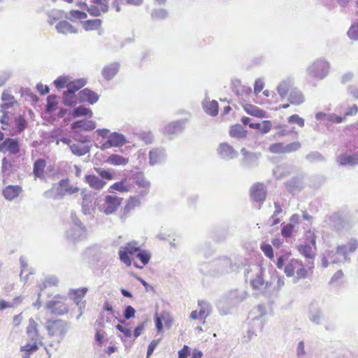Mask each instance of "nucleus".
Instances as JSON below:
<instances>
[{
  "label": "nucleus",
  "instance_id": "obj_1",
  "mask_svg": "<svg viewBox=\"0 0 358 358\" xmlns=\"http://www.w3.org/2000/svg\"><path fill=\"white\" fill-rule=\"evenodd\" d=\"M284 272L287 277L296 275L293 278L294 283L297 282L299 279L306 278L308 275V270L305 268L302 262L294 258H290L284 268Z\"/></svg>",
  "mask_w": 358,
  "mask_h": 358
},
{
  "label": "nucleus",
  "instance_id": "obj_2",
  "mask_svg": "<svg viewBox=\"0 0 358 358\" xmlns=\"http://www.w3.org/2000/svg\"><path fill=\"white\" fill-rule=\"evenodd\" d=\"M45 328L50 336L57 334L59 336V340L58 341V343H59L69 331L70 323L61 319L48 320L46 322Z\"/></svg>",
  "mask_w": 358,
  "mask_h": 358
},
{
  "label": "nucleus",
  "instance_id": "obj_3",
  "mask_svg": "<svg viewBox=\"0 0 358 358\" xmlns=\"http://www.w3.org/2000/svg\"><path fill=\"white\" fill-rule=\"evenodd\" d=\"M329 63L324 59H317L307 68V73L309 76L322 80L329 73Z\"/></svg>",
  "mask_w": 358,
  "mask_h": 358
},
{
  "label": "nucleus",
  "instance_id": "obj_4",
  "mask_svg": "<svg viewBox=\"0 0 358 358\" xmlns=\"http://www.w3.org/2000/svg\"><path fill=\"white\" fill-rule=\"evenodd\" d=\"M73 225L66 231V236L70 241H83L87 238V229L82 222L73 218Z\"/></svg>",
  "mask_w": 358,
  "mask_h": 358
},
{
  "label": "nucleus",
  "instance_id": "obj_5",
  "mask_svg": "<svg viewBox=\"0 0 358 358\" xmlns=\"http://www.w3.org/2000/svg\"><path fill=\"white\" fill-rule=\"evenodd\" d=\"M309 239L312 245L307 243L299 245L298 250L301 255L308 259L306 266L310 269L313 267V259L316 255V241L314 234H310Z\"/></svg>",
  "mask_w": 358,
  "mask_h": 358
},
{
  "label": "nucleus",
  "instance_id": "obj_6",
  "mask_svg": "<svg viewBox=\"0 0 358 358\" xmlns=\"http://www.w3.org/2000/svg\"><path fill=\"white\" fill-rule=\"evenodd\" d=\"M141 249V246L137 241H133L127 243L125 246H122L119 250V255L120 260L127 266L131 264V261L129 257L130 255H134L136 252L138 253Z\"/></svg>",
  "mask_w": 358,
  "mask_h": 358
},
{
  "label": "nucleus",
  "instance_id": "obj_7",
  "mask_svg": "<svg viewBox=\"0 0 358 358\" xmlns=\"http://www.w3.org/2000/svg\"><path fill=\"white\" fill-rule=\"evenodd\" d=\"M329 257L331 264H338L341 262H350V257L347 256V246L338 245L336 250L326 251Z\"/></svg>",
  "mask_w": 358,
  "mask_h": 358
},
{
  "label": "nucleus",
  "instance_id": "obj_8",
  "mask_svg": "<svg viewBox=\"0 0 358 358\" xmlns=\"http://www.w3.org/2000/svg\"><path fill=\"white\" fill-rule=\"evenodd\" d=\"M122 201V198L117 196L116 194L106 196L105 203L103 206V213L106 215L113 213L120 206Z\"/></svg>",
  "mask_w": 358,
  "mask_h": 358
},
{
  "label": "nucleus",
  "instance_id": "obj_9",
  "mask_svg": "<svg viewBox=\"0 0 358 358\" xmlns=\"http://www.w3.org/2000/svg\"><path fill=\"white\" fill-rule=\"evenodd\" d=\"M55 299L56 297L47 303V308L49 309L52 314L58 315H63L67 313L69 311L68 306L63 301L56 300Z\"/></svg>",
  "mask_w": 358,
  "mask_h": 358
},
{
  "label": "nucleus",
  "instance_id": "obj_10",
  "mask_svg": "<svg viewBox=\"0 0 358 358\" xmlns=\"http://www.w3.org/2000/svg\"><path fill=\"white\" fill-rule=\"evenodd\" d=\"M294 84V78L290 76L287 77L280 82L276 87V90L281 99H284L287 96L289 90L291 91Z\"/></svg>",
  "mask_w": 358,
  "mask_h": 358
},
{
  "label": "nucleus",
  "instance_id": "obj_11",
  "mask_svg": "<svg viewBox=\"0 0 358 358\" xmlns=\"http://www.w3.org/2000/svg\"><path fill=\"white\" fill-rule=\"evenodd\" d=\"M135 183L139 187L143 188V190L138 192L139 195L144 196L149 192L150 182L146 180L144 174L141 172L136 173L133 175Z\"/></svg>",
  "mask_w": 358,
  "mask_h": 358
},
{
  "label": "nucleus",
  "instance_id": "obj_12",
  "mask_svg": "<svg viewBox=\"0 0 358 358\" xmlns=\"http://www.w3.org/2000/svg\"><path fill=\"white\" fill-rule=\"evenodd\" d=\"M217 152L220 156L225 160L232 159L238 156V152L232 146L227 143H222L220 144Z\"/></svg>",
  "mask_w": 358,
  "mask_h": 358
},
{
  "label": "nucleus",
  "instance_id": "obj_13",
  "mask_svg": "<svg viewBox=\"0 0 358 358\" xmlns=\"http://www.w3.org/2000/svg\"><path fill=\"white\" fill-rule=\"evenodd\" d=\"M71 129L76 132L90 131L96 128V123L92 120H77L71 124Z\"/></svg>",
  "mask_w": 358,
  "mask_h": 358
},
{
  "label": "nucleus",
  "instance_id": "obj_14",
  "mask_svg": "<svg viewBox=\"0 0 358 358\" xmlns=\"http://www.w3.org/2000/svg\"><path fill=\"white\" fill-rule=\"evenodd\" d=\"M252 199L256 201H264L266 199V190L263 184L257 183L250 189Z\"/></svg>",
  "mask_w": 358,
  "mask_h": 358
},
{
  "label": "nucleus",
  "instance_id": "obj_15",
  "mask_svg": "<svg viewBox=\"0 0 358 358\" xmlns=\"http://www.w3.org/2000/svg\"><path fill=\"white\" fill-rule=\"evenodd\" d=\"M165 158V150L162 148H154L149 152V163L152 166L163 162Z\"/></svg>",
  "mask_w": 358,
  "mask_h": 358
},
{
  "label": "nucleus",
  "instance_id": "obj_16",
  "mask_svg": "<svg viewBox=\"0 0 358 358\" xmlns=\"http://www.w3.org/2000/svg\"><path fill=\"white\" fill-rule=\"evenodd\" d=\"M78 96L82 102H88L90 104L96 103L99 98V96L96 92L88 88L80 90Z\"/></svg>",
  "mask_w": 358,
  "mask_h": 358
},
{
  "label": "nucleus",
  "instance_id": "obj_17",
  "mask_svg": "<svg viewBox=\"0 0 358 358\" xmlns=\"http://www.w3.org/2000/svg\"><path fill=\"white\" fill-rule=\"evenodd\" d=\"M3 145L4 148V153L8 152L10 155H16L20 150L19 141L16 138H6L3 141Z\"/></svg>",
  "mask_w": 358,
  "mask_h": 358
},
{
  "label": "nucleus",
  "instance_id": "obj_18",
  "mask_svg": "<svg viewBox=\"0 0 358 358\" xmlns=\"http://www.w3.org/2000/svg\"><path fill=\"white\" fill-rule=\"evenodd\" d=\"M286 187L292 194L300 192L303 187V178L296 176L291 178L286 182Z\"/></svg>",
  "mask_w": 358,
  "mask_h": 358
},
{
  "label": "nucleus",
  "instance_id": "obj_19",
  "mask_svg": "<svg viewBox=\"0 0 358 358\" xmlns=\"http://www.w3.org/2000/svg\"><path fill=\"white\" fill-rule=\"evenodd\" d=\"M85 181L91 188L96 190L101 189L106 184V182L102 179H100L99 176L91 174L85 176Z\"/></svg>",
  "mask_w": 358,
  "mask_h": 358
},
{
  "label": "nucleus",
  "instance_id": "obj_20",
  "mask_svg": "<svg viewBox=\"0 0 358 358\" xmlns=\"http://www.w3.org/2000/svg\"><path fill=\"white\" fill-rule=\"evenodd\" d=\"M288 101L292 105L299 106L302 104L305 101V97L303 92L296 87L292 88Z\"/></svg>",
  "mask_w": 358,
  "mask_h": 358
},
{
  "label": "nucleus",
  "instance_id": "obj_21",
  "mask_svg": "<svg viewBox=\"0 0 358 358\" xmlns=\"http://www.w3.org/2000/svg\"><path fill=\"white\" fill-rule=\"evenodd\" d=\"M247 296L245 291L235 289L229 293L228 300L231 305H236L245 300Z\"/></svg>",
  "mask_w": 358,
  "mask_h": 358
},
{
  "label": "nucleus",
  "instance_id": "obj_22",
  "mask_svg": "<svg viewBox=\"0 0 358 358\" xmlns=\"http://www.w3.org/2000/svg\"><path fill=\"white\" fill-rule=\"evenodd\" d=\"M64 190V187L60 186L59 181L57 187L45 191L43 193V196L47 199L52 198L53 199H60L66 195V192Z\"/></svg>",
  "mask_w": 358,
  "mask_h": 358
},
{
  "label": "nucleus",
  "instance_id": "obj_23",
  "mask_svg": "<svg viewBox=\"0 0 358 358\" xmlns=\"http://www.w3.org/2000/svg\"><path fill=\"white\" fill-rule=\"evenodd\" d=\"M260 157V153L251 152L245 156V157L243 158L241 165L248 168L257 166L259 164V159Z\"/></svg>",
  "mask_w": 358,
  "mask_h": 358
},
{
  "label": "nucleus",
  "instance_id": "obj_24",
  "mask_svg": "<svg viewBox=\"0 0 358 358\" xmlns=\"http://www.w3.org/2000/svg\"><path fill=\"white\" fill-rule=\"evenodd\" d=\"M108 138L109 140V143L112 145L113 147H121L124 145L127 141L126 137L118 132H112L110 133Z\"/></svg>",
  "mask_w": 358,
  "mask_h": 358
},
{
  "label": "nucleus",
  "instance_id": "obj_25",
  "mask_svg": "<svg viewBox=\"0 0 358 358\" xmlns=\"http://www.w3.org/2000/svg\"><path fill=\"white\" fill-rule=\"evenodd\" d=\"M38 324L33 318L29 320V325L27 328V334L32 341L40 340V335L37 329Z\"/></svg>",
  "mask_w": 358,
  "mask_h": 358
},
{
  "label": "nucleus",
  "instance_id": "obj_26",
  "mask_svg": "<svg viewBox=\"0 0 358 358\" xmlns=\"http://www.w3.org/2000/svg\"><path fill=\"white\" fill-rule=\"evenodd\" d=\"M22 192V188L18 185H8L3 191L6 199L13 200L17 198Z\"/></svg>",
  "mask_w": 358,
  "mask_h": 358
},
{
  "label": "nucleus",
  "instance_id": "obj_27",
  "mask_svg": "<svg viewBox=\"0 0 358 358\" xmlns=\"http://www.w3.org/2000/svg\"><path fill=\"white\" fill-rule=\"evenodd\" d=\"M217 264L221 267L222 273H230L235 271L237 268L236 265L234 264L231 259L227 257L220 258L218 260Z\"/></svg>",
  "mask_w": 358,
  "mask_h": 358
},
{
  "label": "nucleus",
  "instance_id": "obj_28",
  "mask_svg": "<svg viewBox=\"0 0 358 358\" xmlns=\"http://www.w3.org/2000/svg\"><path fill=\"white\" fill-rule=\"evenodd\" d=\"M119 64L117 63H112L106 66L102 70V76L107 80H111L118 72Z\"/></svg>",
  "mask_w": 358,
  "mask_h": 358
},
{
  "label": "nucleus",
  "instance_id": "obj_29",
  "mask_svg": "<svg viewBox=\"0 0 358 358\" xmlns=\"http://www.w3.org/2000/svg\"><path fill=\"white\" fill-rule=\"evenodd\" d=\"M57 31L63 34H76L77 29L73 27L69 22L66 20L59 21L55 26Z\"/></svg>",
  "mask_w": 358,
  "mask_h": 358
},
{
  "label": "nucleus",
  "instance_id": "obj_30",
  "mask_svg": "<svg viewBox=\"0 0 358 358\" xmlns=\"http://www.w3.org/2000/svg\"><path fill=\"white\" fill-rule=\"evenodd\" d=\"M338 162L342 166H354L358 164V156L343 154L338 157Z\"/></svg>",
  "mask_w": 358,
  "mask_h": 358
},
{
  "label": "nucleus",
  "instance_id": "obj_31",
  "mask_svg": "<svg viewBox=\"0 0 358 358\" xmlns=\"http://www.w3.org/2000/svg\"><path fill=\"white\" fill-rule=\"evenodd\" d=\"M185 125V120H181L173 122L165 128V131L169 134H175L182 131Z\"/></svg>",
  "mask_w": 358,
  "mask_h": 358
},
{
  "label": "nucleus",
  "instance_id": "obj_32",
  "mask_svg": "<svg viewBox=\"0 0 358 358\" xmlns=\"http://www.w3.org/2000/svg\"><path fill=\"white\" fill-rule=\"evenodd\" d=\"M198 306L199 307V315L200 319H206L211 312L210 304L206 301H199Z\"/></svg>",
  "mask_w": 358,
  "mask_h": 358
},
{
  "label": "nucleus",
  "instance_id": "obj_33",
  "mask_svg": "<svg viewBox=\"0 0 358 358\" xmlns=\"http://www.w3.org/2000/svg\"><path fill=\"white\" fill-rule=\"evenodd\" d=\"M70 150L73 155L80 157L88 153L90 151V148L87 145L74 143L70 145Z\"/></svg>",
  "mask_w": 358,
  "mask_h": 358
},
{
  "label": "nucleus",
  "instance_id": "obj_34",
  "mask_svg": "<svg viewBox=\"0 0 358 358\" xmlns=\"http://www.w3.org/2000/svg\"><path fill=\"white\" fill-rule=\"evenodd\" d=\"M87 289L86 287H83L77 289L72 290L71 292L73 294L74 297L75 303L81 308L83 306H85V302L82 301L80 299L85 295L87 293Z\"/></svg>",
  "mask_w": 358,
  "mask_h": 358
},
{
  "label": "nucleus",
  "instance_id": "obj_35",
  "mask_svg": "<svg viewBox=\"0 0 358 358\" xmlns=\"http://www.w3.org/2000/svg\"><path fill=\"white\" fill-rule=\"evenodd\" d=\"M107 162L114 166L126 165L129 162V159L122 156L116 154L110 155Z\"/></svg>",
  "mask_w": 358,
  "mask_h": 358
},
{
  "label": "nucleus",
  "instance_id": "obj_36",
  "mask_svg": "<svg viewBox=\"0 0 358 358\" xmlns=\"http://www.w3.org/2000/svg\"><path fill=\"white\" fill-rule=\"evenodd\" d=\"M85 84L86 81L84 79H78L67 83L66 88L70 94H75L76 92L83 87Z\"/></svg>",
  "mask_w": 358,
  "mask_h": 358
},
{
  "label": "nucleus",
  "instance_id": "obj_37",
  "mask_svg": "<svg viewBox=\"0 0 358 358\" xmlns=\"http://www.w3.org/2000/svg\"><path fill=\"white\" fill-rule=\"evenodd\" d=\"M272 124L271 121L264 120L262 124L252 123L250 124V127L252 129H258L263 134H267L271 129Z\"/></svg>",
  "mask_w": 358,
  "mask_h": 358
},
{
  "label": "nucleus",
  "instance_id": "obj_38",
  "mask_svg": "<svg viewBox=\"0 0 358 358\" xmlns=\"http://www.w3.org/2000/svg\"><path fill=\"white\" fill-rule=\"evenodd\" d=\"M229 134L231 137L242 138L246 136L247 131L241 124H236L231 127Z\"/></svg>",
  "mask_w": 358,
  "mask_h": 358
},
{
  "label": "nucleus",
  "instance_id": "obj_39",
  "mask_svg": "<svg viewBox=\"0 0 358 358\" xmlns=\"http://www.w3.org/2000/svg\"><path fill=\"white\" fill-rule=\"evenodd\" d=\"M45 166V162L44 159H39L34 164V173L38 178H41L43 176L44 169Z\"/></svg>",
  "mask_w": 358,
  "mask_h": 358
},
{
  "label": "nucleus",
  "instance_id": "obj_40",
  "mask_svg": "<svg viewBox=\"0 0 358 358\" xmlns=\"http://www.w3.org/2000/svg\"><path fill=\"white\" fill-rule=\"evenodd\" d=\"M72 115L74 117L81 116H89L90 117H91L92 116V112L90 108H87L83 106H80L73 109Z\"/></svg>",
  "mask_w": 358,
  "mask_h": 358
},
{
  "label": "nucleus",
  "instance_id": "obj_41",
  "mask_svg": "<svg viewBox=\"0 0 358 358\" xmlns=\"http://www.w3.org/2000/svg\"><path fill=\"white\" fill-rule=\"evenodd\" d=\"M60 186L64 187V191H65L66 194H73L79 191V188L78 187H74L69 184L68 178L61 180Z\"/></svg>",
  "mask_w": 358,
  "mask_h": 358
},
{
  "label": "nucleus",
  "instance_id": "obj_42",
  "mask_svg": "<svg viewBox=\"0 0 358 358\" xmlns=\"http://www.w3.org/2000/svg\"><path fill=\"white\" fill-rule=\"evenodd\" d=\"M205 111L212 115L216 116L218 113V103L216 101H212L203 105Z\"/></svg>",
  "mask_w": 358,
  "mask_h": 358
},
{
  "label": "nucleus",
  "instance_id": "obj_43",
  "mask_svg": "<svg viewBox=\"0 0 358 358\" xmlns=\"http://www.w3.org/2000/svg\"><path fill=\"white\" fill-rule=\"evenodd\" d=\"M101 25V20L100 19L88 20L83 23L84 29L86 31L97 29Z\"/></svg>",
  "mask_w": 358,
  "mask_h": 358
},
{
  "label": "nucleus",
  "instance_id": "obj_44",
  "mask_svg": "<svg viewBox=\"0 0 358 358\" xmlns=\"http://www.w3.org/2000/svg\"><path fill=\"white\" fill-rule=\"evenodd\" d=\"M321 315V311L317 308L313 307L310 310L308 317L312 322L320 324Z\"/></svg>",
  "mask_w": 358,
  "mask_h": 358
},
{
  "label": "nucleus",
  "instance_id": "obj_45",
  "mask_svg": "<svg viewBox=\"0 0 358 358\" xmlns=\"http://www.w3.org/2000/svg\"><path fill=\"white\" fill-rule=\"evenodd\" d=\"M15 127L17 129V132L20 134L22 132L27 126V122L25 118L20 115L15 117Z\"/></svg>",
  "mask_w": 358,
  "mask_h": 358
},
{
  "label": "nucleus",
  "instance_id": "obj_46",
  "mask_svg": "<svg viewBox=\"0 0 358 358\" xmlns=\"http://www.w3.org/2000/svg\"><path fill=\"white\" fill-rule=\"evenodd\" d=\"M136 257L141 260L143 265L145 266L148 264L151 258V253L145 250H139L136 254Z\"/></svg>",
  "mask_w": 358,
  "mask_h": 358
},
{
  "label": "nucleus",
  "instance_id": "obj_47",
  "mask_svg": "<svg viewBox=\"0 0 358 358\" xmlns=\"http://www.w3.org/2000/svg\"><path fill=\"white\" fill-rule=\"evenodd\" d=\"M244 109L248 114L256 117H262L264 113L262 110L250 104L245 105Z\"/></svg>",
  "mask_w": 358,
  "mask_h": 358
},
{
  "label": "nucleus",
  "instance_id": "obj_48",
  "mask_svg": "<svg viewBox=\"0 0 358 358\" xmlns=\"http://www.w3.org/2000/svg\"><path fill=\"white\" fill-rule=\"evenodd\" d=\"M168 17V12L164 8L154 9L151 13V17L154 20H163Z\"/></svg>",
  "mask_w": 358,
  "mask_h": 358
},
{
  "label": "nucleus",
  "instance_id": "obj_49",
  "mask_svg": "<svg viewBox=\"0 0 358 358\" xmlns=\"http://www.w3.org/2000/svg\"><path fill=\"white\" fill-rule=\"evenodd\" d=\"M94 170L96 172V173L103 179L110 180H113L114 178V174L111 173L109 170H106L101 167L95 168Z\"/></svg>",
  "mask_w": 358,
  "mask_h": 358
},
{
  "label": "nucleus",
  "instance_id": "obj_50",
  "mask_svg": "<svg viewBox=\"0 0 358 358\" xmlns=\"http://www.w3.org/2000/svg\"><path fill=\"white\" fill-rule=\"evenodd\" d=\"M306 159L310 162H322L324 160V156L317 151L310 152L306 155Z\"/></svg>",
  "mask_w": 358,
  "mask_h": 358
},
{
  "label": "nucleus",
  "instance_id": "obj_51",
  "mask_svg": "<svg viewBox=\"0 0 358 358\" xmlns=\"http://www.w3.org/2000/svg\"><path fill=\"white\" fill-rule=\"evenodd\" d=\"M63 102L66 106H72L76 104L74 94H70L68 90L63 94Z\"/></svg>",
  "mask_w": 358,
  "mask_h": 358
},
{
  "label": "nucleus",
  "instance_id": "obj_52",
  "mask_svg": "<svg viewBox=\"0 0 358 358\" xmlns=\"http://www.w3.org/2000/svg\"><path fill=\"white\" fill-rule=\"evenodd\" d=\"M296 356L297 358H306L307 352L305 350V343L303 341H299L296 348Z\"/></svg>",
  "mask_w": 358,
  "mask_h": 358
},
{
  "label": "nucleus",
  "instance_id": "obj_53",
  "mask_svg": "<svg viewBox=\"0 0 358 358\" xmlns=\"http://www.w3.org/2000/svg\"><path fill=\"white\" fill-rule=\"evenodd\" d=\"M140 201L135 197H131L127 205L124 207V213H128L131 209H134L136 206H139Z\"/></svg>",
  "mask_w": 358,
  "mask_h": 358
},
{
  "label": "nucleus",
  "instance_id": "obj_54",
  "mask_svg": "<svg viewBox=\"0 0 358 358\" xmlns=\"http://www.w3.org/2000/svg\"><path fill=\"white\" fill-rule=\"evenodd\" d=\"M290 259V255L289 254H285L282 255H280L277 259L276 266L278 268L282 269L283 267H285L286 264L287 263V261H289Z\"/></svg>",
  "mask_w": 358,
  "mask_h": 358
},
{
  "label": "nucleus",
  "instance_id": "obj_55",
  "mask_svg": "<svg viewBox=\"0 0 358 358\" xmlns=\"http://www.w3.org/2000/svg\"><path fill=\"white\" fill-rule=\"evenodd\" d=\"M125 180H121L112 185L110 187L111 189L117 190L122 192L129 191V187L124 184Z\"/></svg>",
  "mask_w": 358,
  "mask_h": 358
},
{
  "label": "nucleus",
  "instance_id": "obj_56",
  "mask_svg": "<svg viewBox=\"0 0 358 358\" xmlns=\"http://www.w3.org/2000/svg\"><path fill=\"white\" fill-rule=\"evenodd\" d=\"M252 313L258 314V315L255 316L252 320H258L259 317H262L266 314V308L264 305L259 304L257 306H255L250 314Z\"/></svg>",
  "mask_w": 358,
  "mask_h": 358
},
{
  "label": "nucleus",
  "instance_id": "obj_57",
  "mask_svg": "<svg viewBox=\"0 0 358 358\" xmlns=\"http://www.w3.org/2000/svg\"><path fill=\"white\" fill-rule=\"evenodd\" d=\"M285 145L282 143H273L269 147V151L272 153H285Z\"/></svg>",
  "mask_w": 358,
  "mask_h": 358
},
{
  "label": "nucleus",
  "instance_id": "obj_58",
  "mask_svg": "<svg viewBox=\"0 0 358 358\" xmlns=\"http://www.w3.org/2000/svg\"><path fill=\"white\" fill-rule=\"evenodd\" d=\"M294 227V224L292 223L283 225L281 229L282 236L285 238L290 237L292 234Z\"/></svg>",
  "mask_w": 358,
  "mask_h": 358
},
{
  "label": "nucleus",
  "instance_id": "obj_59",
  "mask_svg": "<svg viewBox=\"0 0 358 358\" xmlns=\"http://www.w3.org/2000/svg\"><path fill=\"white\" fill-rule=\"evenodd\" d=\"M350 39L358 40V22L352 24L348 31Z\"/></svg>",
  "mask_w": 358,
  "mask_h": 358
},
{
  "label": "nucleus",
  "instance_id": "obj_60",
  "mask_svg": "<svg viewBox=\"0 0 358 358\" xmlns=\"http://www.w3.org/2000/svg\"><path fill=\"white\" fill-rule=\"evenodd\" d=\"M331 220L334 223L335 227L338 229L344 227L343 224V219L341 213H335L331 217Z\"/></svg>",
  "mask_w": 358,
  "mask_h": 358
},
{
  "label": "nucleus",
  "instance_id": "obj_61",
  "mask_svg": "<svg viewBox=\"0 0 358 358\" xmlns=\"http://www.w3.org/2000/svg\"><path fill=\"white\" fill-rule=\"evenodd\" d=\"M261 250L264 253V255L270 259H273V250L271 245L267 243H263L261 245Z\"/></svg>",
  "mask_w": 358,
  "mask_h": 358
},
{
  "label": "nucleus",
  "instance_id": "obj_62",
  "mask_svg": "<svg viewBox=\"0 0 358 358\" xmlns=\"http://www.w3.org/2000/svg\"><path fill=\"white\" fill-rule=\"evenodd\" d=\"M57 96L54 94L49 95L47 98V110L48 111H52L55 109V107L57 106V101H56Z\"/></svg>",
  "mask_w": 358,
  "mask_h": 358
},
{
  "label": "nucleus",
  "instance_id": "obj_63",
  "mask_svg": "<svg viewBox=\"0 0 358 358\" xmlns=\"http://www.w3.org/2000/svg\"><path fill=\"white\" fill-rule=\"evenodd\" d=\"M301 147V145L299 142L295 141L287 145H285V153L292 152L298 150Z\"/></svg>",
  "mask_w": 358,
  "mask_h": 358
},
{
  "label": "nucleus",
  "instance_id": "obj_64",
  "mask_svg": "<svg viewBox=\"0 0 358 358\" xmlns=\"http://www.w3.org/2000/svg\"><path fill=\"white\" fill-rule=\"evenodd\" d=\"M251 284L254 289H262L264 286V280L261 275H258Z\"/></svg>",
  "mask_w": 358,
  "mask_h": 358
}]
</instances>
